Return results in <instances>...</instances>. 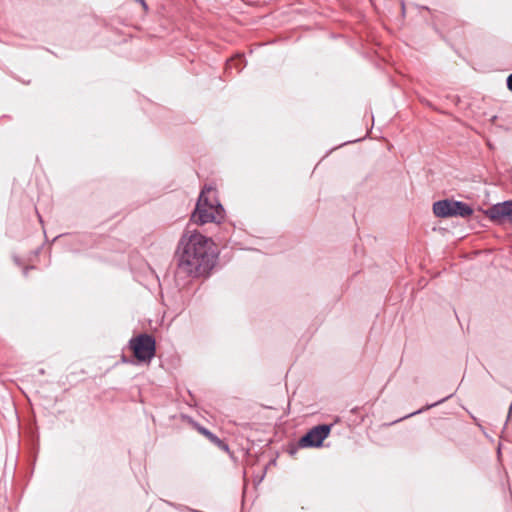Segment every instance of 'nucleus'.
I'll list each match as a JSON object with an SVG mask.
<instances>
[{
    "label": "nucleus",
    "instance_id": "14",
    "mask_svg": "<svg viewBox=\"0 0 512 512\" xmlns=\"http://www.w3.org/2000/svg\"><path fill=\"white\" fill-rule=\"evenodd\" d=\"M138 1H139V3H141V4H142V6L144 7V9H147V5H146V3H145V1H144V0H138Z\"/></svg>",
    "mask_w": 512,
    "mask_h": 512
},
{
    "label": "nucleus",
    "instance_id": "13",
    "mask_svg": "<svg viewBox=\"0 0 512 512\" xmlns=\"http://www.w3.org/2000/svg\"><path fill=\"white\" fill-rule=\"evenodd\" d=\"M32 268H34V266H30V267H28V266H27V267H25V268H24V270H23V274H24V276H27V274H28V270H29V269H32Z\"/></svg>",
    "mask_w": 512,
    "mask_h": 512
},
{
    "label": "nucleus",
    "instance_id": "8",
    "mask_svg": "<svg viewBox=\"0 0 512 512\" xmlns=\"http://www.w3.org/2000/svg\"><path fill=\"white\" fill-rule=\"evenodd\" d=\"M199 433L203 435L205 438H207L215 446H217L220 450L224 452H230L229 445L223 440H221L219 437H217L214 433L209 431L207 428L199 429Z\"/></svg>",
    "mask_w": 512,
    "mask_h": 512
},
{
    "label": "nucleus",
    "instance_id": "4",
    "mask_svg": "<svg viewBox=\"0 0 512 512\" xmlns=\"http://www.w3.org/2000/svg\"><path fill=\"white\" fill-rule=\"evenodd\" d=\"M129 347L137 360L146 362L150 361L155 355L156 341L152 335L142 333L129 341Z\"/></svg>",
    "mask_w": 512,
    "mask_h": 512
},
{
    "label": "nucleus",
    "instance_id": "15",
    "mask_svg": "<svg viewBox=\"0 0 512 512\" xmlns=\"http://www.w3.org/2000/svg\"><path fill=\"white\" fill-rule=\"evenodd\" d=\"M234 64V60L228 63V68L232 69V65Z\"/></svg>",
    "mask_w": 512,
    "mask_h": 512
},
{
    "label": "nucleus",
    "instance_id": "12",
    "mask_svg": "<svg viewBox=\"0 0 512 512\" xmlns=\"http://www.w3.org/2000/svg\"><path fill=\"white\" fill-rule=\"evenodd\" d=\"M13 260H14L15 264H17L18 266L21 265V260L18 256H13Z\"/></svg>",
    "mask_w": 512,
    "mask_h": 512
},
{
    "label": "nucleus",
    "instance_id": "9",
    "mask_svg": "<svg viewBox=\"0 0 512 512\" xmlns=\"http://www.w3.org/2000/svg\"><path fill=\"white\" fill-rule=\"evenodd\" d=\"M181 420L187 424H189L192 428H194L197 432H199V429H205L202 425H200L198 422L194 421L190 416L181 414Z\"/></svg>",
    "mask_w": 512,
    "mask_h": 512
},
{
    "label": "nucleus",
    "instance_id": "7",
    "mask_svg": "<svg viewBox=\"0 0 512 512\" xmlns=\"http://www.w3.org/2000/svg\"><path fill=\"white\" fill-rule=\"evenodd\" d=\"M455 391H452V392H448V393H438L436 395L437 399L430 402V403H427L423 408L415 411V412H412L406 416H404L402 419H405V418H408V417H411V416H414L416 414H419V413H422L423 411H426L432 407H435L443 402H445L446 400H448L449 398H451L453 395H454Z\"/></svg>",
    "mask_w": 512,
    "mask_h": 512
},
{
    "label": "nucleus",
    "instance_id": "6",
    "mask_svg": "<svg viewBox=\"0 0 512 512\" xmlns=\"http://www.w3.org/2000/svg\"><path fill=\"white\" fill-rule=\"evenodd\" d=\"M485 214L495 223L508 221L512 224V199L492 205Z\"/></svg>",
    "mask_w": 512,
    "mask_h": 512
},
{
    "label": "nucleus",
    "instance_id": "11",
    "mask_svg": "<svg viewBox=\"0 0 512 512\" xmlns=\"http://www.w3.org/2000/svg\"><path fill=\"white\" fill-rule=\"evenodd\" d=\"M507 87L512 91V73L507 77Z\"/></svg>",
    "mask_w": 512,
    "mask_h": 512
},
{
    "label": "nucleus",
    "instance_id": "5",
    "mask_svg": "<svg viewBox=\"0 0 512 512\" xmlns=\"http://www.w3.org/2000/svg\"><path fill=\"white\" fill-rule=\"evenodd\" d=\"M331 430L330 425H318L310 429L304 436L299 439L300 447H319L328 437Z\"/></svg>",
    "mask_w": 512,
    "mask_h": 512
},
{
    "label": "nucleus",
    "instance_id": "3",
    "mask_svg": "<svg viewBox=\"0 0 512 512\" xmlns=\"http://www.w3.org/2000/svg\"><path fill=\"white\" fill-rule=\"evenodd\" d=\"M433 213L439 218H466L472 215L473 209L470 205L462 201L443 199L433 204Z\"/></svg>",
    "mask_w": 512,
    "mask_h": 512
},
{
    "label": "nucleus",
    "instance_id": "2",
    "mask_svg": "<svg viewBox=\"0 0 512 512\" xmlns=\"http://www.w3.org/2000/svg\"><path fill=\"white\" fill-rule=\"evenodd\" d=\"M212 192V187L205 186L199 195L195 210L192 214V220L200 225L216 222L219 223L223 218L224 208L221 204H214L210 201L207 194Z\"/></svg>",
    "mask_w": 512,
    "mask_h": 512
},
{
    "label": "nucleus",
    "instance_id": "10",
    "mask_svg": "<svg viewBox=\"0 0 512 512\" xmlns=\"http://www.w3.org/2000/svg\"><path fill=\"white\" fill-rule=\"evenodd\" d=\"M181 420L187 424H189L192 428H194L197 432H199V429H205L202 425H200L198 422L194 421L190 416L181 414Z\"/></svg>",
    "mask_w": 512,
    "mask_h": 512
},
{
    "label": "nucleus",
    "instance_id": "1",
    "mask_svg": "<svg viewBox=\"0 0 512 512\" xmlns=\"http://www.w3.org/2000/svg\"><path fill=\"white\" fill-rule=\"evenodd\" d=\"M174 259L177 263V277H200L207 275L213 268L216 255L207 237L193 233L181 237Z\"/></svg>",
    "mask_w": 512,
    "mask_h": 512
}]
</instances>
